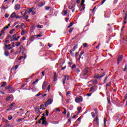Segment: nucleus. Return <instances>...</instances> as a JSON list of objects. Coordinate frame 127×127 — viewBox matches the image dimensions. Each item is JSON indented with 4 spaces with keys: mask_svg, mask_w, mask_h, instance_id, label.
Returning <instances> with one entry per match:
<instances>
[{
    "mask_svg": "<svg viewBox=\"0 0 127 127\" xmlns=\"http://www.w3.org/2000/svg\"><path fill=\"white\" fill-rule=\"evenodd\" d=\"M76 103H79L80 102H83V97L79 96L75 99Z\"/></svg>",
    "mask_w": 127,
    "mask_h": 127,
    "instance_id": "5",
    "label": "nucleus"
},
{
    "mask_svg": "<svg viewBox=\"0 0 127 127\" xmlns=\"http://www.w3.org/2000/svg\"><path fill=\"white\" fill-rule=\"evenodd\" d=\"M25 34V30H22L21 32V35H24Z\"/></svg>",
    "mask_w": 127,
    "mask_h": 127,
    "instance_id": "33",
    "label": "nucleus"
},
{
    "mask_svg": "<svg viewBox=\"0 0 127 127\" xmlns=\"http://www.w3.org/2000/svg\"><path fill=\"white\" fill-rule=\"evenodd\" d=\"M70 94H71V92L68 91L66 92V96H68V95H70Z\"/></svg>",
    "mask_w": 127,
    "mask_h": 127,
    "instance_id": "55",
    "label": "nucleus"
},
{
    "mask_svg": "<svg viewBox=\"0 0 127 127\" xmlns=\"http://www.w3.org/2000/svg\"><path fill=\"white\" fill-rule=\"evenodd\" d=\"M4 16H5V18H7V17H8V16H9V14L6 13V14H5Z\"/></svg>",
    "mask_w": 127,
    "mask_h": 127,
    "instance_id": "51",
    "label": "nucleus"
},
{
    "mask_svg": "<svg viewBox=\"0 0 127 127\" xmlns=\"http://www.w3.org/2000/svg\"><path fill=\"white\" fill-rule=\"evenodd\" d=\"M1 7L2 9H6V8H5L3 5H2Z\"/></svg>",
    "mask_w": 127,
    "mask_h": 127,
    "instance_id": "62",
    "label": "nucleus"
},
{
    "mask_svg": "<svg viewBox=\"0 0 127 127\" xmlns=\"http://www.w3.org/2000/svg\"><path fill=\"white\" fill-rule=\"evenodd\" d=\"M111 85H112V82H109L108 83H107L106 84V86L107 87H109V86H111Z\"/></svg>",
    "mask_w": 127,
    "mask_h": 127,
    "instance_id": "49",
    "label": "nucleus"
},
{
    "mask_svg": "<svg viewBox=\"0 0 127 127\" xmlns=\"http://www.w3.org/2000/svg\"><path fill=\"white\" fill-rule=\"evenodd\" d=\"M88 73H89V69H88V68L86 67L84 69V71L82 72V76H86Z\"/></svg>",
    "mask_w": 127,
    "mask_h": 127,
    "instance_id": "7",
    "label": "nucleus"
},
{
    "mask_svg": "<svg viewBox=\"0 0 127 127\" xmlns=\"http://www.w3.org/2000/svg\"><path fill=\"white\" fill-rule=\"evenodd\" d=\"M14 104H15V103H12L10 106H9L10 109H12V108H13V105H14Z\"/></svg>",
    "mask_w": 127,
    "mask_h": 127,
    "instance_id": "44",
    "label": "nucleus"
},
{
    "mask_svg": "<svg viewBox=\"0 0 127 127\" xmlns=\"http://www.w3.org/2000/svg\"><path fill=\"white\" fill-rule=\"evenodd\" d=\"M78 45H74V46H73V48H72V50H71V51H75L76 49H77V48H78Z\"/></svg>",
    "mask_w": 127,
    "mask_h": 127,
    "instance_id": "17",
    "label": "nucleus"
},
{
    "mask_svg": "<svg viewBox=\"0 0 127 127\" xmlns=\"http://www.w3.org/2000/svg\"><path fill=\"white\" fill-rule=\"evenodd\" d=\"M9 93H12V92H14V88H12V89H10V91H9Z\"/></svg>",
    "mask_w": 127,
    "mask_h": 127,
    "instance_id": "54",
    "label": "nucleus"
},
{
    "mask_svg": "<svg viewBox=\"0 0 127 127\" xmlns=\"http://www.w3.org/2000/svg\"><path fill=\"white\" fill-rule=\"evenodd\" d=\"M93 84L96 85V84L98 83V81H97V79H95L94 81H93Z\"/></svg>",
    "mask_w": 127,
    "mask_h": 127,
    "instance_id": "50",
    "label": "nucleus"
},
{
    "mask_svg": "<svg viewBox=\"0 0 127 127\" xmlns=\"http://www.w3.org/2000/svg\"><path fill=\"white\" fill-rule=\"evenodd\" d=\"M8 28V26H5L1 31V32H4L5 31V30L7 29Z\"/></svg>",
    "mask_w": 127,
    "mask_h": 127,
    "instance_id": "20",
    "label": "nucleus"
},
{
    "mask_svg": "<svg viewBox=\"0 0 127 127\" xmlns=\"http://www.w3.org/2000/svg\"><path fill=\"white\" fill-rule=\"evenodd\" d=\"M46 10H49L50 9V7H45Z\"/></svg>",
    "mask_w": 127,
    "mask_h": 127,
    "instance_id": "63",
    "label": "nucleus"
},
{
    "mask_svg": "<svg viewBox=\"0 0 127 127\" xmlns=\"http://www.w3.org/2000/svg\"><path fill=\"white\" fill-rule=\"evenodd\" d=\"M53 113L54 112H56V113H58V112H60V110H59V108H55V109H54L53 110Z\"/></svg>",
    "mask_w": 127,
    "mask_h": 127,
    "instance_id": "21",
    "label": "nucleus"
},
{
    "mask_svg": "<svg viewBox=\"0 0 127 127\" xmlns=\"http://www.w3.org/2000/svg\"><path fill=\"white\" fill-rule=\"evenodd\" d=\"M51 88V85H48V86L47 87V90H48V92H49V91H50Z\"/></svg>",
    "mask_w": 127,
    "mask_h": 127,
    "instance_id": "47",
    "label": "nucleus"
},
{
    "mask_svg": "<svg viewBox=\"0 0 127 127\" xmlns=\"http://www.w3.org/2000/svg\"><path fill=\"white\" fill-rule=\"evenodd\" d=\"M12 37L13 38V39H11L10 40V41H14V40H15V39H16V34H14L13 36H12Z\"/></svg>",
    "mask_w": 127,
    "mask_h": 127,
    "instance_id": "23",
    "label": "nucleus"
},
{
    "mask_svg": "<svg viewBox=\"0 0 127 127\" xmlns=\"http://www.w3.org/2000/svg\"><path fill=\"white\" fill-rule=\"evenodd\" d=\"M94 78L95 79H100L101 78V76L99 75H96L94 76Z\"/></svg>",
    "mask_w": 127,
    "mask_h": 127,
    "instance_id": "32",
    "label": "nucleus"
},
{
    "mask_svg": "<svg viewBox=\"0 0 127 127\" xmlns=\"http://www.w3.org/2000/svg\"><path fill=\"white\" fill-rule=\"evenodd\" d=\"M52 100L49 99L45 103V107H47L48 105H51L52 104Z\"/></svg>",
    "mask_w": 127,
    "mask_h": 127,
    "instance_id": "6",
    "label": "nucleus"
},
{
    "mask_svg": "<svg viewBox=\"0 0 127 127\" xmlns=\"http://www.w3.org/2000/svg\"><path fill=\"white\" fill-rule=\"evenodd\" d=\"M81 122V117H79L78 118V119L76 120V124H80Z\"/></svg>",
    "mask_w": 127,
    "mask_h": 127,
    "instance_id": "25",
    "label": "nucleus"
},
{
    "mask_svg": "<svg viewBox=\"0 0 127 127\" xmlns=\"http://www.w3.org/2000/svg\"><path fill=\"white\" fill-rule=\"evenodd\" d=\"M44 106V105H41L40 106V110H42V111H43V110H45V108L44 107H43Z\"/></svg>",
    "mask_w": 127,
    "mask_h": 127,
    "instance_id": "38",
    "label": "nucleus"
},
{
    "mask_svg": "<svg viewBox=\"0 0 127 127\" xmlns=\"http://www.w3.org/2000/svg\"><path fill=\"white\" fill-rule=\"evenodd\" d=\"M0 89L1 88H2V87H5V85H6V82L4 81H2L0 83Z\"/></svg>",
    "mask_w": 127,
    "mask_h": 127,
    "instance_id": "11",
    "label": "nucleus"
},
{
    "mask_svg": "<svg viewBox=\"0 0 127 127\" xmlns=\"http://www.w3.org/2000/svg\"><path fill=\"white\" fill-rule=\"evenodd\" d=\"M105 75H106V73L105 72H104L102 74H101L100 75V78H102V77H104V76H105Z\"/></svg>",
    "mask_w": 127,
    "mask_h": 127,
    "instance_id": "58",
    "label": "nucleus"
},
{
    "mask_svg": "<svg viewBox=\"0 0 127 127\" xmlns=\"http://www.w3.org/2000/svg\"><path fill=\"white\" fill-rule=\"evenodd\" d=\"M80 8L83 10H85V4L81 5Z\"/></svg>",
    "mask_w": 127,
    "mask_h": 127,
    "instance_id": "34",
    "label": "nucleus"
},
{
    "mask_svg": "<svg viewBox=\"0 0 127 127\" xmlns=\"http://www.w3.org/2000/svg\"><path fill=\"white\" fill-rule=\"evenodd\" d=\"M94 122H96L97 125H99V119H98V117H96L94 120Z\"/></svg>",
    "mask_w": 127,
    "mask_h": 127,
    "instance_id": "19",
    "label": "nucleus"
},
{
    "mask_svg": "<svg viewBox=\"0 0 127 127\" xmlns=\"http://www.w3.org/2000/svg\"><path fill=\"white\" fill-rule=\"evenodd\" d=\"M41 121H42V125H44V126H47L48 125L46 121V118L44 116L42 117L41 119L39 121V124H41Z\"/></svg>",
    "mask_w": 127,
    "mask_h": 127,
    "instance_id": "2",
    "label": "nucleus"
},
{
    "mask_svg": "<svg viewBox=\"0 0 127 127\" xmlns=\"http://www.w3.org/2000/svg\"><path fill=\"white\" fill-rule=\"evenodd\" d=\"M64 111L63 112V114H64V115H66V114H67V110L65 108H64Z\"/></svg>",
    "mask_w": 127,
    "mask_h": 127,
    "instance_id": "37",
    "label": "nucleus"
},
{
    "mask_svg": "<svg viewBox=\"0 0 127 127\" xmlns=\"http://www.w3.org/2000/svg\"><path fill=\"white\" fill-rule=\"evenodd\" d=\"M21 13L22 17L23 18L26 15V14H27V13H28V10H26L25 11L24 14L22 13V12H21Z\"/></svg>",
    "mask_w": 127,
    "mask_h": 127,
    "instance_id": "14",
    "label": "nucleus"
},
{
    "mask_svg": "<svg viewBox=\"0 0 127 127\" xmlns=\"http://www.w3.org/2000/svg\"><path fill=\"white\" fill-rule=\"evenodd\" d=\"M13 101V97L12 95H9V96L7 97L6 99V102H12Z\"/></svg>",
    "mask_w": 127,
    "mask_h": 127,
    "instance_id": "4",
    "label": "nucleus"
},
{
    "mask_svg": "<svg viewBox=\"0 0 127 127\" xmlns=\"http://www.w3.org/2000/svg\"><path fill=\"white\" fill-rule=\"evenodd\" d=\"M27 10H28V14H29L31 12H32V10H33V7L28 8Z\"/></svg>",
    "mask_w": 127,
    "mask_h": 127,
    "instance_id": "15",
    "label": "nucleus"
},
{
    "mask_svg": "<svg viewBox=\"0 0 127 127\" xmlns=\"http://www.w3.org/2000/svg\"><path fill=\"white\" fill-rule=\"evenodd\" d=\"M37 28H42V27L40 25H37Z\"/></svg>",
    "mask_w": 127,
    "mask_h": 127,
    "instance_id": "64",
    "label": "nucleus"
},
{
    "mask_svg": "<svg viewBox=\"0 0 127 127\" xmlns=\"http://www.w3.org/2000/svg\"><path fill=\"white\" fill-rule=\"evenodd\" d=\"M123 56L122 55H121V56H120L119 57H118V59H117V64H120V62H122V61H123Z\"/></svg>",
    "mask_w": 127,
    "mask_h": 127,
    "instance_id": "8",
    "label": "nucleus"
},
{
    "mask_svg": "<svg viewBox=\"0 0 127 127\" xmlns=\"http://www.w3.org/2000/svg\"><path fill=\"white\" fill-rule=\"evenodd\" d=\"M69 76L65 75L64 76V78H63V85H64V84L66 83L65 81H68L69 80Z\"/></svg>",
    "mask_w": 127,
    "mask_h": 127,
    "instance_id": "3",
    "label": "nucleus"
},
{
    "mask_svg": "<svg viewBox=\"0 0 127 127\" xmlns=\"http://www.w3.org/2000/svg\"><path fill=\"white\" fill-rule=\"evenodd\" d=\"M4 55L6 56V57L8 56V55H9V53L8 52V51H5Z\"/></svg>",
    "mask_w": 127,
    "mask_h": 127,
    "instance_id": "26",
    "label": "nucleus"
},
{
    "mask_svg": "<svg viewBox=\"0 0 127 127\" xmlns=\"http://www.w3.org/2000/svg\"><path fill=\"white\" fill-rule=\"evenodd\" d=\"M75 70H76V73H77V74H79V73H80V71H81V70H80V67H76V68H75Z\"/></svg>",
    "mask_w": 127,
    "mask_h": 127,
    "instance_id": "24",
    "label": "nucleus"
},
{
    "mask_svg": "<svg viewBox=\"0 0 127 127\" xmlns=\"http://www.w3.org/2000/svg\"><path fill=\"white\" fill-rule=\"evenodd\" d=\"M67 10H64L62 12L63 15H66V14H67Z\"/></svg>",
    "mask_w": 127,
    "mask_h": 127,
    "instance_id": "27",
    "label": "nucleus"
},
{
    "mask_svg": "<svg viewBox=\"0 0 127 127\" xmlns=\"http://www.w3.org/2000/svg\"><path fill=\"white\" fill-rule=\"evenodd\" d=\"M127 64H126L125 66V68L123 69V71L124 72H126V71H127Z\"/></svg>",
    "mask_w": 127,
    "mask_h": 127,
    "instance_id": "42",
    "label": "nucleus"
},
{
    "mask_svg": "<svg viewBox=\"0 0 127 127\" xmlns=\"http://www.w3.org/2000/svg\"><path fill=\"white\" fill-rule=\"evenodd\" d=\"M67 117L70 118V112H67Z\"/></svg>",
    "mask_w": 127,
    "mask_h": 127,
    "instance_id": "59",
    "label": "nucleus"
},
{
    "mask_svg": "<svg viewBox=\"0 0 127 127\" xmlns=\"http://www.w3.org/2000/svg\"><path fill=\"white\" fill-rule=\"evenodd\" d=\"M3 33H4V32H1V33H0V39H2L3 37H1V36H2V34H3Z\"/></svg>",
    "mask_w": 127,
    "mask_h": 127,
    "instance_id": "35",
    "label": "nucleus"
},
{
    "mask_svg": "<svg viewBox=\"0 0 127 127\" xmlns=\"http://www.w3.org/2000/svg\"><path fill=\"white\" fill-rule=\"evenodd\" d=\"M31 28L32 29H33V30H34L35 28V25H34V24H32Z\"/></svg>",
    "mask_w": 127,
    "mask_h": 127,
    "instance_id": "41",
    "label": "nucleus"
},
{
    "mask_svg": "<svg viewBox=\"0 0 127 127\" xmlns=\"http://www.w3.org/2000/svg\"><path fill=\"white\" fill-rule=\"evenodd\" d=\"M30 41H34V38H33V37H31L30 39Z\"/></svg>",
    "mask_w": 127,
    "mask_h": 127,
    "instance_id": "52",
    "label": "nucleus"
},
{
    "mask_svg": "<svg viewBox=\"0 0 127 127\" xmlns=\"http://www.w3.org/2000/svg\"><path fill=\"white\" fill-rule=\"evenodd\" d=\"M29 113V111H27V112L25 113V117H24V119H26V117L28 116V113Z\"/></svg>",
    "mask_w": 127,
    "mask_h": 127,
    "instance_id": "40",
    "label": "nucleus"
},
{
    "mask_svg": "<svg viewBox=\"0 0 127 127\" xmlns=\"http://www.w3.org/2000/svg\"><path fill=\"white\" fill-rule=\"evenodd\" d=\"M74 7H75V4H71L68 7L69 9H72V8H74Z\"/></svg>",
    "mask_w": 127,
    "mask_h": 127,
    "instance_id": "18",
    "label": "nucleus"
},
{
    "mask_svg": "<svg viewBox=\"0 0 127 127\" xmlns=\"http://www.w3.org/2000/svg\"><path fill=\"white\" fill-rule=\"evenodd\" d=\"M107 79H108V76H106L105 77V78L104 80V83H106V81H107Z\"/></svg>",
    "mask_w": 127,
    "mask_h": 127,
    "instance_id": "56",
    "label": "nucleus"
},
{
    "mask_svg": "<svg viewBox=\"0 0 127 127\" xmlns=\"http://www.w3.org/2000/svg\"><path fill=\"white\" fill-rule=\"evenodd\" d=\"M81 109H82L81 108V107H79L77 108V111H78V114H80V112H81Z\"/></svg>",
    "mask_w": 127,
    "mask_h": 127,
    "instance_id": "36",
    "label": "nucleus"
},
{
    "mask_svg": "<svg viewBox=\"0 0 127 127\" xmlns=\"http://www.w3.org/2000/svg\"><path fill=\"white\" fill-rule=\"evenodd\" d=\"M57 73H56V72H55L54 75V82H56V81H57Z\"/></svg>",
    "mask_w": 127,
    "mask_h": 127,
    "instance_id": "12",
    "label": "nucleus"
},
{
    "mask_svg": "<svg viewBox=\"0 0 127 127\" xmlns=\"http://www.w3.org/2000/svg\"><path fill=\"white\" fill-rule=\"evenodd\" d=\"M35 111L37 114H39L40 113V111L39 110V108H35Z\"/></svg>",
    "mask_w": 127,
    "mask_h": 127,
    "instance_id": "22",
    "label": "nucleus"
},
{
    "mask_svg": "<svg viewBox=\"0 0 127 127\" xmlns=\"http://www.w3.org/2000/svg\"><path fill=\"white\" fill-rule=\"evenodd\" d=\"M73 24H74L73 22H70L69 25L68 26L67 28H70V27H71V26H73Z\"/></svg>",
    "mask_w": 127,
    "mask_h": 127,
    "instance_id": "28",
    "label": "nucleus"
},
{
    "mask_svg": "<svg viewBox=\"0 0 127 127\" xmlns=\"http://www.w3.org/2000/svg\"><path fill=\"white\" fill-rule=\"evenodd\" d=\"M14 31H15V29H11L9 32L10 34H13Z\"/></svg>",
    "mask_w": 127,
    "mask_h": 127,
    "instance_id": "31",
    "label": "nucleus"
},
{
    "mask_svg": "<svg viewBox=\"0 0 127 127\" xmlns=\"http://www.w3.org/2000/svg\"><path fill=\"white\" fill-rule=\"evenodd\" d=\"M73 51H72V50H70V51H69V52H70V54H71V56H74V53H73Z\"/></svg>",
    "mask_w": 127,
    "mask_h": 127,
    "instance_id": "45",
    "label": "nucleus"
},
{
    "mask_svg": "<svg viewBox=\"0 0 127 127\" xmlns=\"http://www.w3.org/2000/svg\"><path fill=\"white\" fill-rule=\"evenodd\" d=\"M20 45V42H17L16 44V46L18 47Z\"/></svg>",
    "mask_w": 127,
    "mask_h": 127,
    "instance_id": "60",
    "label": "nucleus"
},
{
    "mask_svg": "<svg viewBox=\"0 0 127 127\" xmlns=\"http://www.w3.org/2000/svg\"><path fill=\"white\" fill-rule=\"evenodd\" d=\"M76 67H77V66L76 65V64H74L72 65L71 69H74V68H76Z\"/></svg>",
    "mask_w": 127,
    "mask_h": 127,
    "instance_id": "48",
    "label": "nucleus"
},
{
    "mask_svg": "<svg viewBox=\"0 0 127 127\" xmlns=\"http://www.w3.org/2000/svg\"><path fill=\"white\" fill-rule=\"evenodd\" d=\"M84 54V52H81L79 55V59H80V58H82L83 59V58H82V55Z\"/></svg>",
    "mask_w": 127,
    "mask_h": 127,
    "instance_id": "29",
    "label": "nucleus"
},
{
    "mask_svg": "<svg viewBox=\"0 0 127 127\" xmlns=\"http://www.w3.org/2000/svg\"><path fill=\"white\" fill-rule=\"evenodd\" d=\"M9 18H11V19H14V18H16V19H20V18H22V16H19L14 12L10 15Z\"/></svg>",
    "mask_w": 127,
    "mask_h": 127,
    "instance_id": "1",
    "label": "nucleus"
},
{
    "mask_svg": "<svg viewBox=\"0 0 127 127\" xmlns=\"http://www.w3.org/2000/svg\"><path fill=\"white\" fill-rule=\"evenodd\" d=\"M106 123H107V119L106 118H104V125L106 126Z\"/></svg>",
    "mask_w": 127,
    "mask_h": 127,
    "instance_id": "43",
    "label": "nucleus"
},
{
    "mask_svg": "<svg viewBox=\"0 0 127 127\" xmlns=\"http://www.w3.org/2000/svg\"><path fill=\"white\" fill-rule=\"evenodd\" d=\"M73 28H70L68 31V32H69V33H71L73 31Z\"/></svg>",
    "mask_w": 127,
    "mask_h": 127,
    "instance_id": "46",
    "label": "nucleus"
},
{
    "mask_svg": "<svg viewBox=\"0 0 127 127\" xmlns=\"http://www.w3.org/2000/svg\"><path fill=\"white\" fill-rule=\"evenodd\" d=\"M48 114H49V112L48 111L46 110V113L43 114V116L42 117H45L46 116L47 117L48 116Z\"/></svg>",
    "mask_w": 127,
    "mask_h": 127,
    "instance_id": "16",
    "label": "nucleus"
},
{
    "mask_svg": "<svg viewBox=\"0 0 127 127\" xmlns=\"http://www.w3.org/2000/svg\"><path fill=\"white\" fill-rule=\"evenodd\" d=\"M83 47H84V48H86V47H88V43H84L82 44Z\"/></svg>",
    "mask_w": 127,
    "mask_h": 127,
    "instance_id": "30",
    "label": "nucleus"
},
{
    "mask_svg": "<svg viewBox=\"0 0 127 127\" xmlns=\"http://www.w3.org/2000/svg\"><path fill=\"white\" fill-rule=\"evenodd\" d=\"M92 118H95L96 117V115L95 114V113L91 112V113Z\"/></svg>",
    "mask_w": 127,
    "mask_h": 127,
    "instance_id": "39",
    "label": "nucleus"
},
{
    "mask_svg": "<svg viewBox=\"0 0 127 127\" xmlns=\"http://www.w3.org/2000/svg\"><path fill=\"white\" fill-rule=\"evenodd\" d=\"M20 38V36H18L17 38H16V39H15V41H17V40H18V39H19Z\"/></svg>",
    "mask_w": 127,
    "mask_h": 127,
    "instance_id": "57",
    "label": "nucleus"
},
{
    "mask_svg": "<svg viewBox=\"0 0 127 127\" xmlns=\"http://www.w3.org/2000/svg\"><path fill=\"white\" fill-rule=\"evenodd\" d=\"M14 8L16 10H18L20 9V5L19 4H16L15 5Z\"/></svg>",
    "mask_w": 127,
    "mask_h": 127,
    "instance_id": "10",
    "label": "nucleus"
},
{
    "mask_svg": "<svg viewBox=\"0 0 127 127\" xmlns=\"http://www.w3.org/2000/svg\"><path fill=\"white\" fill-rule=\"evenodd\" d=\"M87 97H91L92 96V93H88L86 94Z\"/></svg>",
    "mask_w": 127,
    "mask_h": 127,
    "instance_id": "61",
    "label": "nucleus"
},
{
    "mask_svg": "<svg viewBox=\"0 0 127 127\" xmlns=\"http://www.w3.org/2000/svg\"><path fill=\"white\" fill-rule=\"evenodd\" d=\"M47 85H48L47 82L46 81H44L42 85V89L43 90H45V89H46L47 87Z\"/></svg>",
    "mask_w": 127,
    "mask_h": 127,
    "instance_id": "9",
    "label": "nucleus"
},
{
    "mask_svg": "<svg viewBox=\"0 0 127 127\" xmlns=\"http://www.w3.org/2000/svg\"><path fill=\"white\" fill-rule=\"evenodd\" d=\"M28 17H29V16L27 15L25 17H23V18H24L26 20H27V18H28Z\"/></svg>",
    "mask_w": 127,
    "mask_h": 127,
    "instance_id": "53",
    "label": "nucleus"
},
{
    "mask_svg": "<svg viewBox=\"0 0 127 127\" xmlns=\"http://www.w3.org/2000/svg\"><path fill=\"white\" fill-rule=\"evenodd\" d=\"M5 89L6 90H8V91H10V90H12V86L11 85H9L8 86H6Z\"/></svg>",
    "mask_w": 127,
    "mask_h": 127,
    "instance_id": "13",
    "label": "nucleus"
}]
</instances>
